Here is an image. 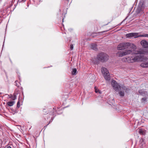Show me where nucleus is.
Instances as JSON below:
<instances>
[{"label":"nucleus","instance_id":"nucleus-1","mask_svg":"<svg viewBox=\"0 0 148 148\" xmlns=\"http://www.w3.org/2000/svg\"><path fill=\"white\" fill-rule=\"evenodd\" d=\"M118 50H123L125 49V51L119 52L117 53V55L119 57H122L124 56L130 54L132 53V51H134L136 49V46L133 43L128 42H123L119 44L117 47Z\"/></svg>","mask_w":148,"mask_h":148},{"label":"nucleus","instance_id":"nucleus-2","mask_svg":"<svg viewBox=\"0 0 148 148\" xmlns=\"http://www.w3.org/2000/svg\"><path fill=\"white\" fill-rule=\"evenodd\" d=\"M131 56L123 58V60L129 63H133L140 60L143 55L148 54V49H142L139 51H132Z\"/></svg>","mask_w":148,"mask_h":148},{"label":"nucleus","instance_id":"nucleus-3","mask_svg":"<svg viewBox=\"0 0 148 148\" xmlns=\"http://www.w3.org/2000/svg\"><path fill=\"white\" fill-rule=\"evenodd\" d=\"M101 71L105 79L106 80H110V74L107 69L105 67H102L101 69Z\"/></svg>","mask_w":148,"mask_h":148},{"label":"nucleus","instance_id":"nucleus-4","mask_svg":"<svg viewBox=\"0 0 148 148\" xmlns=\"http://www.w3.org/2000/svg\"><path fill=\"white\" fill-rule=\"evenodd\" d=\"M98 59L101 62H105L108 60V56L105 53H101L97 56Z\"/></svg>","mask_w":148,"mask_h":148},{"label":"nucleus","instance_id":"nucleus-5","mask_svg":"<svg viewBox=\"0 0 148 148\" xmlns=\"http://www.w3.org/2000/svg\"><path fill=\"white\" fill-rule=\"evenodd\" d=\"M112 85L114 89L116 91H119L121 89V86L119 85L117 82L114 80H112Z\"/></svg>","mask_w":148,"mask_h":148},{"label":"nucleus","instance_id":"nucleus-6","mask_svg":"<svg viewBox=\"0 0 148 148\" xmlns=\"http://www.w3.org/2000/svg\"><path fill=\"white\" fill-rule=\"evenodd\" d=\"M119 90L118 92H119V94L121 96L123 97L124 95V93L123 90H124L126 92L129 90V89L126 88L124 86H122L121 87V89H119Z\"/></svg>","mask_w":148,"mask_h":148},{"label":"nucleus","instance_id":"nucleus-7","mask_svg":"<svg viewBox=\"0 0 148 148\" xmlns=\"http://www.w3.org/2000/svg\"><path fill=\"white\" fill-rule=\"evenodd\" d=\"M141 45L144 48H146L148 47V42L145 40H142L140 42Z\"/></svg>","mask_w":148,"mask_h":148},{"label":"nucleus","instance_id":"nucleus-8","mask_svg":"<svg viewBox=\"0 0 148 148\" xmlns=\"http://www.w3.org/2000/svg\"><path fill=\"white\" fill-rule=\"evenodd\" d=\"M138 34L137 33H131L129 34H126V36L128 38H132L134 37L137 36Z\"/></svg>","mask_w":148,"mask_h":148},{"label":"nucleus","instance_id":"nucleus-9","mask_svg":"<svg viewBox=\"0 0 148 148\" xmlns=\"http://www.w3.org/2000/svg\"><path fill=\"white\" fill-rule=\"evenodd\" d=\"M140 66L143 68L148 67V62H144L140 64Z\"/></svg>","mask_w":148,"mask_h":148},{"label":"nucleus","instance_id":"nucleus-10","mask_svg":"<svg viewBox=\"0 0 148 148\" xmlns=\"http://www.w3.org/2000/svg\"><path fill=\"white\" fill-rule=\"evenodd\" d=\"M90 47L91 48L95 50H96L97 49V45L95 44L91 45Z\"/></svg>","mask_w":148,"mask_h":148},{"label":"nucleus","instance_id":"nucleus-11","mask_svg":"<svg viewBox=\"0 0 148 148\" xmlns=\"http://www.w3.org/2000/svg\"><path fill=\"white\" fill-rule=\"evenodd\" d=\"M15 102L14 101H9L7 103V104L8 106H12L14 103Z\"/></svg>","mask_w":148,"mask_h":148},{"label":"nucleus","instance_id":"nucleus-12","mask_svg":"<svg viewBox=\"0 0 148 148\" xmlns=\"http://www.w3.org/2000/svg\"><path fill=\"white\" fill-rule=\"evenodd\" d=\"M139 133L140 134L143 135L145 134V131L142 129L139 130Z\"/></svg>","mask_w":148,"mask_h":148},{"label":"nucleus","instance_id":"nucleus-13","mask_svg":"<svg viewBox=\"0 0 148 148\" xmlns=\"http://www.w3.org/2000/svg\"><path fill=\"white\" fill-rule=\"evenodd\" d=\"M77 72V69H74L72 70V75H75L76 74V73Z\"/></svg>","mask_w":148,"mask_h":148},{"label":"nucleus","instance_id":"nucleus-14","mask_svg":"<svg viewBox=\"0 0 148 148\" xmlns=\"http://www.w3.org/2000/svg\"><path fill=\"white\" fill-rule=\"evenodd\" d=\"M95 92L96 93H99V94H101V92L98 89H97L96 87H95Z\"/></svg>","mask_w":148,"mask_h":148},{"label":"nucleus","instance_id":"nucleus-15","mask_svg":"<svg viewBox=\"0 0 148 148\" xmlns=\"http://www.w3.org/2000/svg\"><path fill=\"white\" fill-rule=\"evenodd\" d=\"M139 93H140V94L141 95H143L144 94H145V92H143L142 90H139Z\"/></svg>","mask_w":148,"mask_h":148},{"label":"nucleus","instance_id":"nucleus-16","mask_svg":"<svg viewBox=\"0 0 148 148\" xmlns=\"http://www.w3.org/2000/svg\"><path fill=\"white\" fill-rule=\"evenodd\" d=\"M143 37V34L142 35H139L138 36L137 35V36H134V38H136L138 37Z\"/></svg>","mask_w":148,"mask_h":148},{"label":"nucleus","instance_id":"nucleus-17","mask_svg":"<svg viewBox=\"0 0 148 148\" xmlns=\"http://www.w3.org/2000/svg\"><path fill=\"white\" fill-rule=\"evenodd\" d=\"M70 48V49H71V50H72L73 49V45L71 44V45Z\"/></svg>","mask_w":148,"mask_h":148},{"label":"nucleus","instance_id":"nucleus-18","mask_svg":"<svg viewBox=\"0 0 148 148\" xmlns=\"http://www.w3.org/2000/svg\"><path fill=\"white\" fill-rule=\"evenodd\" d=\"M143 37H148V34H143Z\"/></svg>","mask_w":148,"mask_h":148},{"label":"nucleus","instance_id":"nucleus-19","mask_svg":"<svg viewBox=\"0 0 148 148\" xmlns=\"http://www.w3.org/2000/svg\"><path fill=\"white\" fill-rule=\"evenodd\" d=\"M17 107H20V102L19 101H18L17 103Z\"/></svg>","mask_w":148,"mask_h":148},{"label":"nucleus","instance_id":"nucleus-20","mask_svg":"<svg viewBox=\"0 0 148 148\" xmlns=\"http://www.w3.org/2000/svg\"><path fill=\"white\" fill-rule=\"evenodd\" d=\"M16 99V96L15 95H14V97L12 98V99L13 100H14Z\"/></svg>","mask_w":148,"mask_h":148},{"label":"nucleus","instance_id":"nucleus-21","mask_svg":"<svg viewBox=\"0 0 148 148\" xmlns=\"http://www.w3.org/2000/svg\"><path fill=\"white\" fill-rule=\"evenodd\" d=\"M142 99L143 101H145L146 100V99L145 98H143Z\"/></svg>","mask_w":148,"mask_h":148},{"label":"nucleus","instance_id":"nucleus-22","mask_svg":"<svg viewBox=\"0 0 148 148\" xmlns=\"http://www.w3.org/2000/svg\"><path fill=\"white\" fill-rule=\"evenodd\" d=\"M7 148H11V147L10 146H8Z\"/></svg>","mask_w":148,"mask_h":148},{"label":"nucleus","instance_id":"nucleus-23","mask_svg":"<svg viewBox=\"0 0 148 148\" xmlns=\"http://www.w3.org/2000/svg\"><path fill=\"white\" fill-rule=\"evenodd\" d=\"M63 20V19H62Z\"/></svg>","mask_w":148,"mask_h":148}]
</instances>
